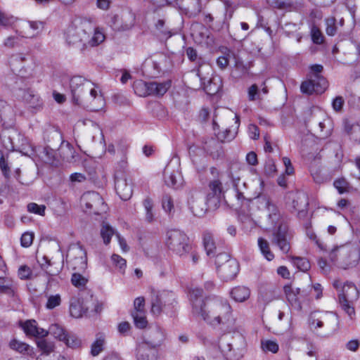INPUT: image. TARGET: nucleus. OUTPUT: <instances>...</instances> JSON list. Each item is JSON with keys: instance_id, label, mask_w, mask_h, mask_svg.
<instances>
[{"instance_id": "nucleus-46", "label": "nucleus", "mask_w": 360, "mask_h": 360, "mask_svg": "<svg viewBox=\"0 0 360 360\" xmlns=\"http://www.w3.org/2000/svg\"><path fill=\"white\" fill-rule=\"evenodd\" d=\"M236 133V131H231L230 129H226L224 131L218 132L216 135L218 141L223 143L233 140L235 138Z\"/></svg>"}, {"instance_id": "nucleus-9", "label": "nucleus", "mask_w": 360, "mask_h": 360, "mask_svg": "<svg viewBox=\"0 0 360 360\" xmlns=\"http://www.w3.org/2000/svg\"><path fill=\"white\" fill-rule=\"evenodd\" d=\"M359 298V291L352 283H345L338 294V302L341 308L352 319L354 315L353 303Z\"/></svg>"}, {"instance_id": "nucleus-4", "label": "nucleus", "mask_w": 360, "mask_h": 360, "mask_svg": "<svg viewBox=\"0 0 360 360\" xmlns=\"http://www.w3.org/2000/svg\"><path fill=\"white\" fill-rule=\"evenodd\" d=\"M310 330L320 338H329L335 334L338 325V316L328 311H312L309 316Z\"/></svg>"}, {"instance_id": "nucleus-25", "label": "nucleus", "mask_w": 360, "mask_h": 360, "mask_svg": "<svg viewBox=\"0 0 360 360\" xmlns=\"http://www.w3.org/2000/svg\"><path fill=\"white\" fill-rule=\"evenodd\" d=\"M17 289V283L11 278L0 276V295L5 294L9 297H14Z\"/></svg>"}, {"instance_id": "nucleus-15", "label": "nucleus", "mask_w": 360, "mask_h": 360, "mask_svg": "<svg viewBox=\"0 0 360 360\" xmlns=\"http://www.w3.org/2000/svg\"><path fill=\"white\" fill-rule=\"evenodd\" d=\"M189 209L193 215L200 217H202L207 210V204L205 196L202 193L195 192L191 193L188 200Z\"/></svg>"}, {"instance_id": "nucleus-48", "label": "nucleus", "mask_w": 360, "mask_h": 360, "mask_svg": "<svg viewBox=\"0 0 360 360\" xmlns=\"http://www.w3.org/2000/svg\"><path fill=\"white\" fill-rule=\"evenodd\" d=\"M261 347L264 352H271L272 353H276L278 351V345L273 340H262L261 342Z\"/></svg>"}, {"instance_id": "nucleus-23", "label": "nucleus", "mask_w": 360, "mask_h": 360, "mask_svg": "<svg viewBox=\"0 0 360 360\" xmlns=\"http://www.w3.org/2000/svg\"><path fill=\"white\" fill-rule=\"evenodd\" d=\"M170 166L167 165L164 172V179L165 184L175 189L180 188L183 185V178L179 170L169 169Z\"/></svg>"}, {"instance_id": "nucleus-13", "label": "nucleus", "mask_w": 360, "mask_h": 360, "mask_svg": "<svg viewBox=\"0 0 360 360\" xmlns=\"http://www.w3.org/2000/svg\"><path fill=\"white\" fill-rule=\"evenodd\" d=\"M67 258L73 269L82 271L86 269V252L79 244H73L70 246Z\"/></svg>"}, {"instance_id": "nucleus-33", "label": "nucleus", "mask_w": 360, "mask_h": 360, "mask_svg": "<svg viewBox=\"0 0 360 360\" xmlns=\"http://www.w3.org/2000/svg\"><path fill=\"white\" fill-rule=\"evenodd\" d=\"M15 115L13 110L7 103L3 100H0V120L4 124L11 122L14 119Z\"/></svg>"}, {"instance_id": "nucleus-41", "label": "nucleus", "mask_w": 360, "mask_h": 360, "mask_svg": "<svg viewBox=\"0 0 360 360\" xmlns=\"http://www.w3.org/2000/svg\"><path fill=\"white\" fill-rule=\"evenodd\" d=\"M292 262L297 268L302 271H307L310 269V263L309 260L304 257H292Z\"/></svg>"}, {"instance_id": "nucleus-60", "label": "nucleus", "mask_w": 360, "mask_h": 360, "mask_svg": "<svg viewBox=\"0 0 360 360\" xmlns=\"http://www.w3.org/2000/svg\"><path fill=\"white\" fill-rule=\"evenodd\" d=\"M10 347L11 349L17 352H19L20 353L25 352L29 349L28 345L24 342H19L16 340H13L12 341H11Z\"/></svg>"}, {"instance_id": "nucleus-50", "label": "nucleus", "mask_w": 360, "mask_h": 360, "mask_svg": "<svg viewBox=\"0 0 360 360\" xmlns=\"http://www.w3.org/2000/svg\"><path fill=\"white\" fill-rule=\"evenodd\" d=\"M326 32L329 36H334L337 32L336 20L334 17L326 19Z\"/></svg>"}, {"instance_id": "nucleus-64", "label": "nucleus", "mask_w": 360, "mask_h": 360, "mask_svg": "<svg viewBox=\"0 0 360 360\" xmlns=\"http://www.w3.org/2000/svg\"><path fill=\"white\" fill-rule=\"evenodd\" d=\"M72 283L76 287H84L87 280L79 274H73L71 278Z\"/></svg>"}, {"instance_id": "nucleus-32", "label": "nucleus", "mask_w": 360, "mask_h": 360, "mask_svg": "<svg viewBox=\"0 0 360 360\" xmlns=\"http://www.w3.org/2000/svg\"><path fill=\"white\" fill-rule=\"evenodd\" d=\"M308 202L305 195H300L297 200H293V207L298 210L297 216L300 219H305L307 217V207Z\"/></svg>"}, {"instance_id": "nucleus-39", "label": "nucleus", "mask_w": 360, "mask_h": 360, "mask_svg": "<svg viewBox=\"0 0 360 360\" xmlns=\"http://www.w3.org/2000/svg\"><path fill=\"white\" fill-rule=\"evenodd\" d=\"M258 245L262 254L268 260L271 261L274 258V255L270 250L269 243L264 238L258 239Z\"/></svg>"}, {"instance_id": "nucleus-59", "label": "nucleus", "mask_w": 360, "mask_h": 360, "mask_svg": "<svg viewBox=\"0 0 360 360\" xmlns=\"http://www.w3.org/2000/svg\"><path fill=\"white\" fill-rule=\"evenodd\" d=\"M61 303L60 296L57 294L55 295H50L48 297L46 307L49 309H53L59 306Z\"/></svg>"}, {"instance_id": "nucleus-5", "label": "nucleus", "mask_w": 360, "mask_h": 360, "mask_svg": "<svg viewBox=\"0 0 360 360\" xmlns=\"http://www.w3.org/2000/svg\"><path fill=\"white\" fill-rule=\"evenodd\" d=\"M330 259L340 267L347 269L356 266L360 260V250L358 247L345 244L335 247L329 253Z\"/></svg>"}, {"instance_id": "nucleus-1", "label": "nucleus", "mask_w": 360, "mask_h": 360, "mask_svg": "<svg viewBox=\"0 0 360 360\" xmlns=\"http://www.w3.org/2000/svg\"><path fill=\"white\" fill-rule=\"evenodd\" d=\"M189 295L193 316L202 319L213 327L232 323V309L226 300L217 296L207 297L204 300L203 290L200 288L192 289Z\"/></svg>"}, {"instance_id": "nucleus-17", "label": "nucleus", "mask_w": 360, "mask_h": 360, "mask_svg": "<svg viewBox=\"0 0 360 360\" xmlns=\"http://www.w3.org/2000/svg\"><path fill=\"white\" fill-rule=\"evenodd\" d=\"M271 243L278 247L283 253H288L290 250V236L284 226H279L273 233Z\"/></svg>"}, {"instance_id": "nucleus-52", "label": "nucleus", "mask_w": 360, "mask_h": 360, "mask_svg": "<svg viewBox=\"0 0 360 360\" xmlns=\"http://www.w3.org/2000/svg\"><path fill=\"white\" fill-rule=\"evenodd\" d=\"M162 206L163 210L168 214L174 212V207L172 198L169 195H165L162 200Z\"/></svg>"}, {"instance_id": "nucleus-21", "label": "nucleus", "mask_w": 360, "mask_h": 360, "mask_svg": "<svg viewBox=\"0 0 360 360\" xmlns=\"http://www.w3.org/2000/svg\"><path fill=\"white\" fill-rule=\"evenodd\" d=\"M239 271V264L236 259L229 260L226 264L220 268L217 272L219 276L225 281L233 280Z\"/></svg>"}, {"instance_id": "nucleus-11", "label": "nucleus", "mask_w": 360, "mask_h": 360, "mask_svg": "<svg viewBox=\"0 0 360 360\" xmlns=\"http://www.w3.org/2000/svg\"><path fill=\"white\" fill-rule=\"evenodd\" d=\"M8 63L12 72L17 75L26 77L31 73L32 62L28 53H13L8 58Z\"/></svg>"}, {"instance_id": "nucleus-45", "label": "nucleus", "mask_w": 360, "mask_h": 360, "mask_svg": "<svg viewBox=\"0 0 360 360\" xmlns=\"http://www.w3.org/2000/svg\"><path fill=\"white\" fill-rule=\"evenodd\" d=\"M49 333L61 341L64 340L66 335L64 329L58 324L51 325L49 327Z\"/></svg>"}, {"instance_id": "nucleus-28", "label": "nucleus", "mask_w": 360, "mask_h": 360, "mask_svg": "<svg viewBox=\"0 0 360 360\" xmlns=\"http://www.w3.org/2000/svg\"><path fill=\"white\" fill-rule=\"evenodd\" d=\"M22 328L27 335L44 338L48 335V330L37 327L35 320H29L24 323Z\"/></svg>"}, {"instance_id": "nucleus-49", "label": "nucleus", "mask_w": 360, "mask_h": 360, "mask_svg": "<svg viewBox=\"0 0 360 360\" xmlns=\"http://www.w3.org/2000/svg\"><path fill=\"white\" fill-rule=\"evenodd\" d=\"M234 56V54L231 51L226 49V51L224 53V55L222 56H219L217 58V66L221 70L225 69L229 65V59H230L231 56Z\"/></svg>"}, {"instance_id": "nucleus-27", "label": "nucleus", "mask_w": 360, "mask_h": 360, "mask_svg": "<svg viewBox=\"0 0 360 360\" xmlns=\"http://www.w3.org/2000/svg\"><path fill=\"white\" fill-rule=\"evenodd\" d=\"M201 82L204 86V89L207 94L214 95L217 94L221 88V80L219 77H213L206 80L205 78H200Z\"/></svg>"}, {"instance_id": "nucleus-58", "label": "nucleus", "mask_w": 360, "mask_h": 360, "mask_svg": "<svg viewBox=\"0 0 360 360\" xmlns=\"http://www.w3.org/2000/svg\"><path fill=\"white\" fill-rule=\"evenodd\" d=\"M112 262L114 265L119 267L122 273L124 272V269L127 266L126 260L118 255L113 254L111 257Z\"/></svg>"}, {"instance_id": "nucleus-30", "label": "nucleus", "mask_w": 360, "mask_h": 360, "mask_svg": "<svg viewBox=\"0 0 360 360\" xmlns=\"http://www.w3.org/2000/svg\"><path fill=\"white\" fill-rule=\"evenodd\" d=\"M43 28V23L40 21H30L25 27V31L20 32L22 37L32 38L36 36L39 31Z\"/></svg>"}, {"instance_id": "nucleus-44", "label": "nucleus", "mask_w": 360, "mask_h": 360, "mask_svg": "<svg viewBox=\"0 0 360 360\" xmlns=\"http://www.w3.org/2000/svg\"><path fill=\"white\" fill-rule=\"evenodd\" d=\"M345 129L349 134H355V139L360 141V122L355 124L345 122Z\"/></svg>"}, {"instance_id": "nucleus-63", "label": "nucleus", "mask_w": 360, "mask_h": 360, "mask_svg": "<svg viewBox=\"0 0 360 360\" xmlns=\"http://www.w3.org/2000/svg\"><path fill=\"white\" fill-rule=\"evenodd\" d=\"M13 22V18L8 15L0 8V25L3 27H8Z\"/></svg>"}, {"instance_id": "nucleus-54", "label": "nucleus", "mask_w": 360, "mask_h": 360, "mask_svg": "<svg viewBox=\"0 0 360 360\" xmlns=\"http://www.w3.org/2000/svg\"><path fill=\"white\" fill-rule=\"evenodd\" d=\"M114 234V230L108 224L103 225L101 230V235L103 239L105 244H108L110 241L112 236Z\"/></svg>"}, {"instance_id": "nucleus-34", "label": "nucleus", "mask_w": 360, "mask_h": 360, "mask_svg": "<svg viewBox=\"0 0 360 360\" xmlns=\"http://www.w3.org/2000/svg\"><path fill=\"white\" fill-rule=\"evenodd\" d=\"M250 295V290L245 286H237L231 291V297L236 302H242L248 300Z\"/></svg>"}, {"instance_id": "nucleus-29", "label": "nucleus", "mask_w": 360, "mask_h": 360, "mask_svg": "<svg viewBox=\"0 0 360 360\" xmlns=\"http://www.w3.org/2000/svg\"><path fill=\"white\" fill-rule=\"evenodd\" d=\"M202 244L207 256H214L217 252V246L214 236L210 231H205L202 233Z\"/></svg>"}, {"instance_id": "nucleus-42", "label": "nucleus", "mask_w": 360, "mask_h": 360, "mask_svg": "<svg viewBox=\"0 0 360 360\" xmlns=\"http://www.w3.org/2000/svg\"><path fill=\"white\" fill-rule=\"evenodd\" d=\"M143 205L146 211V220L148 222H152L154 220V214L153 212V203L152 200L149 198H146L143 202Z\"/></svg>"}, {"instance_id": "nucleus-57", "label": "nucleus", "mask_w": 360, "mask_h": 360, "mask_svg": "<svg viewBox=\"0 0 360 360\" xmlns=\"http://www.w3.org/2000/svg\"><path fill=\"white\" fill-rule=\"evenodd\" d=\"M145 310V299L143 297H139L134 300V310L131 314L143 313Z\"/></svg>"}, {"instance_id": "nucleus-16", "label": "nucleus", "mask_w": 360, "mask_h": 360, "mask_svg": "<svg viewBox=\"0 0 360 360\" xmlns=\"http://www.w3.org/2000/svg\"><path fill=\"white\" fill-rule=\"evenodd\" d=\"M328 87V82L325 77H316V79L311 78L302 83L301 91L307 94H312L313 93L322 94Z\"/></svg>"}, {"instance_id": "nucleus-38", "label": "nucleus", "mask_w": 360, "mask_h": 360, "mask_svg": "<svg viewBox=\"0 0 360 360\" xmlns=\"http://www.w3.org/2000/svg\"><path fill=\"white\" fill-rule=\"evenodd\" d=\"M105 344V337L103 334H98L96 340L91 345V354L96 356L98 355L103 349Z\"/></svg>"}, {"instance_id": "nucleus-61", "label": "nucleus", "mask_w": 360, "mask_h": 360, "mask_svg": "<svg viewBox=\"0 0 360 360\" xmlns=\"http://www.w3.org/2000/svg\"><path fill=\"white\" fill-rule=\"evenodd\" d=\"M46 207L44 205H39L37 203L31 202L27 205V210L30 212L44 216L45 214Z\"/></svg>"}, {"instance_id": "nucleus-6", "label": "nucleus", "mask_w": 360, "mask_h": 360, "mask_svg": "<svg viewBox=\"0 0 360 360\" xmlns=\"http://www.w3.org/2000/svg\"><path fill=\"white\" fill-rule=\"evenodd\" d=\"M176 303L175 295L171 291L153 292L150 311L155 316H159L162 312L169 313Z\"/></svg>"}, {"instance_id": "nucleus-7", "label": "nucleus", "mask_w": 360, "mask_h": 360, "mask_svg": "<svg viewBox=\"0 0 360 360\" xmlns=\"http://www.w3.org/2000/svg\"><path fill=\"white\" fill-rule=\"evenodd\" d=\"M171 86V82H145L137 80L134 82L133 87L135 93L139 96H162Z\"/></svg>"}, {"instance_id": "nucleus-22", "label": "nucleus", "mask_w": 360, "mask_h": 360, "mask_svg": "<svg viewBox=\"0 0 360 360\" xmlns=\"http://www.w3.org/2000/svg\"><path fill=\"white\" fill-rule=\"evenodd\" d=\"M158 352L157 349H153L143 342H139L136 348V360H158Z\"/></svg>"}, {"instance_id": "nucleus-8", "label": "nucleus", "mask_w": 360, "mask_h": 360, "mask_svg": "<svg viewBox=\"0 0 360 360\" xmlns=\"http://www.w3.org/2000/svg\"><path fill=\"white\" fill-rule=\"evenodd\" d=\"M188 236L178 229L168 231L166 235V245L173 252L182 256L187 253L191 246Z\"/></svg>"}, {"instance_id": "nucleus-56", "label": "nucleus", "mask_w": 360, "mask_h": 360, "mask_svg": "<svg viewBox=\"0 0 360 360\" xmlns=\"http://www.w3.org/2000/svg\"><path fill=\"white\" fill-rule=\"evenodd\" d=\"M37 347L46 355H48L53 350V345L46 340H39L37 342Z\"/></svg>"}, {"instance_id": "nucleus-18", "label": "nucleus", "mask_w": 360, "mask_h": 360, "mask_svg": "<svg viewBox=\"0 0 360 360\" xmlns=\"http://www.w3.org/2000/svg\"><path fill=\"white\" fill-rule=\"evenodd\" d=\"M82 203L88 210H94L95 214H98L99 211H104L103 209H99V207L104 206V202L102 197L97 192H87L83 194L81 198Z\"/></svg>"}, {"instance_id": "nucleus-3", "label": "nucleus", "mask_w": 360, "mask_h": 360, "mask_svg": "<svg viewBox=\"0 0 360 360\" xmlns=\"http://www.w3.org/2000/svg\"><path fill=\"white\" fill-rule=\"evenodd\" d=\"M66 42L81 51L98 46L105 39L104 34L96 29L91 22H81L79 25L68 27L65 34Z\"/></svg>"}, {"instance_id": "nucleus-19", "label": "nucleus", "mask_w": 360, "mask_h": 360, "mask_svg": "<svg viewBox=\"0 0 360 360\" xmlns=\"http://www.w3.org/2000/svg\"><path fill=\"white\" fill-rule=\"evenodd\" d=\"M115 29L119 31L131 30L135 24L136 15L131 11H123L120 18L115 15L113 18Z\"/></svg>"}, {"instance_id": "nucleus-14", "label": "nucleus", "mask_w": 360, "mask_h": 360, "mask_svg": "<svg viewBox=\"0 0 360 360\" xmlns=\"http://www.w3.org/2000/svg\"><path fill=\"white\" fill-rule=\"evenodd\" d=\"M115 187L117 195L123 200H129L132 195L131 179H128L124 173H117L115 175Z\"/></svg>"}, {"instance_id": "nucleus-43", "label": "nucleus", "mask_w": 360, "mask_h": 360, "mask_svg": "<svg viewBox=\"0 0 360 360\" xmlns=\"http://www.w3.org/2000/svg\"><path fill=\"white\" fill-rule=\"evenodd\" d=\"M134 325L138 328H144L147 326L148 321L146 316V312L131 314Z\"/></svg>"}, {"instance_id": "nucleus-51", "label": "nucleus", "mask_w": 360, "mask_h": 360, "mask_svg": "<svg viewBox=\"0 0 360 360\" xmlns=\"http://www.w3.org/2000/svg\"><path fill=\"white\" fill-rule=\"evenodd\" d=\"M233 259L231 258L230 255L225 252H221L216 255L215 257V265L217 271L221 268L224 264H226L229 260Z\"/></svg>"}, {"instance_id": "nucleus-36", "label": "nucleus", "mask_w": 360, "mask_h": 360, "mask_svg": "<svg viewBox=\"0 0 360 360\" xmlns=\"http://www.w3.org/2000/svg\"><path fill=\"white\" fill-rule=\"evenodd\" d=\"M186 4L181 7L186 14L195 16L200 13L201 6L199 0H186Z\"/></svg>"}, {"instance_id": "nucleus-53", "label": "nucleus", "mask_w": 360, "mask_h": 360, "mask_svg": "<svg viewBox=\"0 0 360 360\" xmlns=\"http://www.w3.org/2000/svg\"><path fill=\"white\" fill-rule=\"evenodd\" d=\"M311 36L312 41L316 44H321L324 41V37L320 29L313 26L311 30Z\"/></svg>"}, {"instance_id": "nucleus-10", "label": "nucleus", "mask_w": 360, "mask_h": 360, "mask_svg": "<svg viewBox=\"0 0 360 360\" xmlns=\"http://www.w3.org/2000/svg\"><path fill=\"white\" fill-rule=\"evenodd\" d=\"M222 352L226 360H240L246 353V341L241 334H236L233 342L226 344Z\"/></svg>"}, {"instance_id": "nucleus-35", "label": "nucleus", "mask_w": 360, "mask_h": 360, "mask_svg": "<svg viewBox=\"0 0 360 360\" xmlns=\"http://www.w3.org/2000/svg\"><path fill=\"white\" fill-rule=\"evenodd\" d=\"M253 200L255 202L256 204L259 205V208L266 209L270 212V217L271 216L272 214L274 215L276 214V206L269 201V198L266 195H259L257 198H254Z\"/></svg>"}, {"instance_id": "nucleus-47", "label": "nucleus", "mask_w": 360, "mask_h": 360, "mask_svg": "<svg viewBox=\"0 0 360 360\" xmlns=\"http://www.w3.org/2000/svg\"><path fill=\"white\" fill-rule=\"evenodd\" d=\"M268 1H271V0ZM271 6L279 9H286L290 11L297 8V6L292 2H285L281 0H274L271 2Z\"/></svg>"}, {"instance_id": "nucleus-26", "label": "nucleus", "mask_w": 360, "mask_h": 360, "mask_svg": "<svg viewBox=\"0 0 360 360\" xmlns=\"http://www.w3.org/2000/svg\"><path fill=\"white\" fill-rule=\"evenodd\" d=\"M89 306L84 304L79 299L73 298L70 301V313L74 318H80L87 314Z\"/></svg>"}, {"instance_id": "nucleus-12", "label": "nucleus", "mask_w": 360, "mask_h": 360, "mask_svg": "<svg viewBox=\"0 0 360 360\" xmlns=\"http://www.w3.org/2000/svg\"><path fill=\"white\" fill-rule=\"evenodd\" d=\"M165 340V329L159 325H153L143 332L141 342L159 350L164 345Z\"/></svg>"}, {"instance_id": "nucleus-24", "label": "nucleus", "mask_w": 360, "mask_h": 360, "mask_svg": "<svg viewBox=\"0 0 360 360\" xmlns=\"http://www.w3.org/2000/svg\"><path fill=\"white\" fill-rule=\"evenodd\" d=\"M209 188L212 192L207 195V202L216 206L222 193V184L219 179H214L210 182Z\"/></svg>"}, {"instance_id": "nucleus-31", "label": "nucleus", "mask_w": 360, "mask_h": 360, "mask_svg": "<svg viewBox=\"0 0 360 360\" xmlns=\"http://www.w3.org/2000/svg\"><path fill=\"white\" fill-rule=\"evenodd\" d=\"M219 141L212 139L205 142V150L212 156L213 158H219L223 154L222 146L219 142Z\"/></svg>"}, {"instance_id": "nucleus-20", "label": "nucleus", "mask_w": 360, "mask_h": 360, "mask_svg": "<svg viewBox=\"0 0 360 360\" xmlns=\"http://www.w3.org/2000/svg\"><path fill=\"white\" fill-rule=\"evenodd\" d=\"M16 95L18 98L25 101L30 108L39 110L42 108L43 101L38 94H35L32 90L19 89Z\"/></svg>"}, {"instance_id": "nucleus-2", "label": "nucleus", "mask_w": 360, "mask_h": 360, "mask_svg": "<svg viewBox=\"0 0 360 360\" xmlns=\"http://www.w3.org/2000/svg\"><path fill=\"white\" fill-rule=\"evenodd\" d=\"M69 88L75 104L98 111L105 105V100L101 92L96 89L94 84L79 75L70 79Z\"/></svg>"}, {"instance_id": "nucleus-40", "label": "nucleus", "mask_w": 360, "mask_h": 360, "mask_svg": "<svg viewBox=\"0 0 360 360\" xmlns=\"http://www.w3.org/2000/svg\"><path fill=\"white\" fill-rule=\"evenodd\" d=\"M285 34L288 37H290L295 33V37H297V41L300 42L302 39V35L299 33H296V32L300 29L299 25L296 23L292 22H286L282 27Z\"/></svg>"}, {"instance_id": "nucleus-55", "label": "nucleus", "mask_w": 360, "mask_h": 360, "mask_svg": "<svg viewBox=\"0 0 360 360\" xmlns=\"http://www.w3.org/2000/svg\"><path fill=\"white\" fill-rule=\"evenodd\" d=\"M18 274L19 278L22 280L32 279L35 277V276H33L32 271L30 267L26 265L21 266L18 269Z\"/></svg>"}, {"instance_id": "nucleus-37", "label": "nucleus", "mask_w": 360, "mask_h": 360, "mask_svg": "<svg viewBox=\"0 0 360 360\" xmlns=\"http://www.w3.org/2000/svg\"><path fill=\"white\" fill-rule=\"evenodd\" d=\"M283 290L288 301L292 305L297 304L298 302V295L300 293V289L298 288H293L292 285H285L283 287Z\"/></svg>"}, {"instance_id": "nucleus-62", "label": "nucleus", "mask_w": 360, "mask_h": 360, "mask_svg": "<svg viewBox=\"0 0 360 360\" xmlns=\"http://www.w3.org/2000/svg\"><path fill=\"white\" fill-rule=\"evenodd\" d=\"M63 342H65V344L70 347H78L81 345V340L72 335H65V338Z\"/></svg>"}]
</instances>
